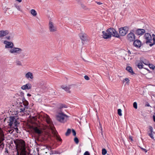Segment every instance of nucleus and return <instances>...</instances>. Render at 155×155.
<instances>
[{
    "instance_id": "f257e3e1",
    "label": "nucleus",
    "mask_w": 155,
    "mask_h": 155,
    "mask_svg": "<svg viewBox=\"0 0 155 155\" xmlns=\"http://www.w3.org/2000/svg\"><path fill=\"white\" fill-rule=\"evenodd\" d=\"M5 44V48H11L9 50V52L12 54L16 53L19 54L22 51V50L20 48L14 47V44L12 42L7 41H4L3 42Z\"/></svg>"
},
{
    "instance_id": "f03ea898",
    "label": "nucleus",
    "mask_w": 155,
    "mask_h": 155,
    "mask_svg": "<svg viewBox=\"0 0 155 155\" xmlns=\"http://www.w3.org/2000/svg\"><path fill=\"white\" fill-rule=\"evenodd\" d=\"M14 142L16 145V149H18L21 151V154L25 151V144L24 140L21 139H17L14 140Z\"/></svg>"
},
{
    "instance_id": "7ed1b4c3",
    "label": "nucleus",
    "mask_w": 155,
    "mask_h": 155,
    "mask_svg": "<svg viewBox=\"0 0 155 155\" xmlns=\"http://www.w3.org/2000/svg\"><path fill=\"white\" fill-rule=\"evenodd\" d=\"M56 117L58 121L64 123L68 120L69 116L63 113H59L56 115Z\"/></svg>"
},
{
    "instance_id": "20e7f679",
    "label": "nucleus",
    "mask_w": 155,
    "mask_h": 155,
    "mask_svg": "<svg viewBox=\"0 0 155 155\" xmlns=\"http://www.w3.org/2000/svg\"><path fill=\"white\" fill-rule=\"evenodd\" d=\"M9 121V122H8V123H9L8 125L11 128L20 124L17 120L15 118V117L14 116H10Z\"/></svg>"
},
{
    "instance_id": "39448f33",
    "label": "nucleus",
    "mask_w": 155,
    "mask_h": 155,
    "mask_svg": "<svg viewBox=\"0 0 155 155\" xmlns=\"http://www.w3.org/2000/svg\"><path fill=\"white\" fill-rule=\"evenodd\" d=\"M107 32L108 33L109 35H110V38L112 36L113 37L119 38L120 36L117 31L113 28H110L107 30Z\"/></svg>"
},
{
    "instance_id": "423d86ee",
    "label": "nucleus",
    "mask_w": 155,
    "mask_h": 155,
    "mask_svg": "<svg viewBox=\"0 0 155 155\" xmlns=\"http://www.w3.org/2000/svg\"><path fill=\"white\" fill-rule=\"evenodd\" d=\"M48 29L51 32H54L57 31V28L53 22L50 21L48 24Z\"/></svg>"
},
{
    "instance_id": "0eeeda50",
    "label": "nucleus",
    "mask_w": 155,
    "mask_h": 155,
    "mask_svg": "<svg viewBox=\"0 0 155 155\" xmlns=\"http://www.w3.org/2000/svg\"><path fill=\"white\" fill-rule=\"evenodd\" d=\"M152 37L150 34L148 32H146V44L151 43L149 44V46L152 47L154 45V43H152Z\"/></svg>"
},
{
    "instance_id": "6e6552de",
    "label": "nucleus",
    "mask_w": 155,
    "mask_h": 155,
    "mask_svg": "<svg viewBox=\"0 0 155 155\" xmlns=\"http://www.w3.org/2000/svg\"><path fill=\"white\" fill-rule=\"evenodd\" d=\"M128 30V28L127 27H124L119 29V32L120 35L124 36L127 33Z\"/></svg>"
},
{
    "instance_id": "1a4fd4ad",
    "label": "nucleus",
    "mask_w": 155,
    "mask_h": 155,
    "mask_svg": "<svg viewBox=\"0 0 155 155\" xmlns=\"http://www.w3.org/2000/svg\"><path fill=\"white\" fill-rule=\"evenodd\" d=\"M133 31L132 30L130 33L128 34L127 37V40L131 42L134 41L135 39L134 34L132 32Z\"/></svg>"
},
{
    "instance_id": "9d476101",
    "label": "nucleus",
    "mask_w": 155,
    "mask_h": 155,
    "mask_svg": "<svg viewBox=\"0 0 155 155\" xmlns=\"http://www.w3.org/2000/svg\"><path fill=\"white\" fill-rule=\"evenodd\" d=\"M145 59H143V58H141L140 61L138 63L137 66L139 69H142L143 68V64H145Z\"/></svg>"
},
{
    "instance_id": "9b49d317",
    "label": "nucleus",
    "mask_w": 155,
    "mask_h": 155,
    "mask_svg": "<svg viewBox=\"0 0 155 155\" xmlns=\"http://www.w3.org/2000/svg\"><path fill=\"white\" fill-rule=\"evenodd\" d=\"M33 129L34 132L39 135L41 134L42 133L41 128L39 127H34Z\"/></svg>"
},
{
    "instance_id": "f8f14e48",
    "label": "nucleus",
    "mask_w": 155,
    "mask_h": 155,
    "mask_svg": "<svg viewBox=\"0 0 155 155\" xmlns=\"http://www.w3.org/2000/svg\"><path fill=\"white\" fill-rule=\"evenodd\" d=\"M44 119L45 120L47 123L50 125H51L52 124V121L51 119L48 115L47 114H45L44 116Z\"/></svg>"
},
{
    "instance_id": "ddd939ff",
    "label": "nucleus",
    "mask_w": 155,
    "mask_h": 155,
    "mask_svg": "<svg viewBox=\"0 0 155 155\" xmlns=\"http://www.w3.org/2000/svg\"><path fill=\"white\" fill-rule=\"evenodd\" d=\"M53 134L54 137L59 142H62V140L60 136L58 135V133L56 131L54 130L53 131Z\"/></svg>"
},
{
    "instance_id": "4468645a",
    "label": "nucleus",
    "mask_w": 155,
    "mask_h": 155,
    "mask_svg": "<svg viewBox=\"0 0 155 155\" xmlns=\"http://www.w3.org/2000/svg\"><path fill=\"white\" fill-rule=\"evenodd\" d=\"M9 33L8 30H6L5 31L1 30L0 31V38H2L4 36H6Z\"/></svg>"
},
{
    "instance_id": "2eb2a0df",
    "label": "nucleus",
    "mask_w": 155,
    "mask_h": 155,
    "mask_svg": "<svg viewBox=\"0 0 155 155\" xmlns=\"http://www.w3.org/2000/svg\"><path fill=\"white\" fill-rule=\"evenodd\" d=\"M20 112L21 114L22 115L25 113V112L26 109H28V107L25 108L24 107H25L24 105H23L22 104H21L20 103Z\"/></svg>"
},
{
    "instance_id": "dca6fc26",
    "label": "nucleus",
    "mask_w": 155,
    "mask_h": 155,
    "mask_svg": "<svg viewBox=\"0 0 155 155\" xmlns=\"http://www.w3.org/2000/svg\"><path fill=\"white\" fill-rule=\"evenodd\" d=\"M103 33L102 37L103 38L105 39H107L110 38V35L109 33L107 32V30L106 31H103L102 32Z\"/></svg>"
},
{
    "instance_id": "f3484780",
    "label": "nucleus",
    "mask_w": 155,
    "mask_h": 155,
    "mask_svg": "<svg viewBox=\"0 0 155 155\" xmlns=\"http://www.w3.org/2000/svg\"><path fill=\"white\" fill-rule=\"evenodd\" d=\"M141 45V42L139 40H136L134 41L133 45L135 47L137 48H139L140 47Z\"/></svg>"
},
{
    "instance_id": "a211bd4d",
    "label": "nucleus",
    "mask_w": 155,
    "mask_h": 155,
    "mask_svg": "<svg viewBox=\"0 0 155 155\" xmlns=\"http://www.w3.org/2000/svg\"><path fill=\"white\" fill-rule=\"evenodd\" d=\"M31 84L28 83L25 85H24L21 86V88L22 89L25 90L27 89H29L31 88Z\"/></svg>"
},
{
    "instance_id": "6ab92c4d",
    "label": "nucleus",
    "mask_w": 155,
    "mask_h": 155,
    "mask_svg": "<svg viewBox=\"0 0 155 155\" xmlns=\"http://www.w3.org/2000/svg\"><path fill=\"white\" fill-rule=\"evenodd\" d=\"M145 31L144 29H138L136 30V34L137 35H142L145 32Z\"/></svg>"
},
{
    "instance_id": "aec40b11",
    "label": "nucleus",
    "mask_w": 155,
    "mask_h": 155,
    "mask_svg": "<svg viewBox=\"0 0 155 155\" xmlns=\"http://www.w3.org/2000/svg\"><path fill=\"white\" fill-rule=\"evenodd\" d=\"M25 78L27 79H32L33 78V75L32 73L30 72H28L25 75Z\"/></svg>"
},
{
    "instance_id": "412c9836",
    "label": "nucleus",
    "mask_w": 155,
    "mask_h": 155,
    "mask_svg": "<svg viewBox=\"0 0 155 155\" xmlns=\"http://www.w3.org/2000/svg\"><path fill=\"white\" fill-rule=\"evenodd\" d=\"M61 87L65 91H67L68 93H70L71 91L69 90L70 88L66 86L65 85H62L61 86Z\"/></svg>"
},
{
    "instance_id": "4be33fe9",
    "label": "nucleus",
    "mask_w": 155,
    "mask_h": 155,
    "mask_svg": "<svg viewBox=\"0 0 155 155\" xmlns=\"http://www.w3.org/2000/svg\"><path fill=\"white\" fill-rule=\"evenodd\" d=\"M79 36L81 39L84 41L86 40V37L85 35H84L83 33H81L79 34Z\"/></svg>"
},
{
    "instance_id": "5701e85b",
    "label": "nucleus",
    "mask_w": 155,
    "mask_h": 155,
    "mask_svg": "<svg viewBox=\"0 0 155 155\" xmlns=\"http://www.w3.org/2000/svg\"><path fill=\"white\" fill-rule=\"evenodd\" d=\"M126 70L129 72L131 74L133 75L134 74V72L133 71V69L130 66L127 67L126 68Z\"/></svg>"
},
{
    "instance_id": "b1692460",
    "label": "nucleus",
    "mask_w": 155,
    "mask_h": 155,
    "mask_svg": "<svg viewBox=\"0 0 155 155\" xmlns=\"http://www.w3.org/2000/svg\"><path fill=\"white\" fill-rule=\"evenodd\" d=\"M21 103L23 105L25 106L24 107L25 108L28 107V102L27 101L25 100L22 101V102Z\"/></svg>"
},
{
    "instance_id": "393cba45",
    "label": "nucleus",
    "mask_w": 155,
    "mask_h": 155,
    "mask_svg": "<svg viewBox=\"0 0 155 155\" xmlns=\"http://www.w3.org/2000/svg\"><path fill=\"white\" fill-rule=\"evenodd\" d=\"M146 65H148V66L149 67V68L151 69H152L153 70L154 69L155 67V66L152 64H146Z\"/></svg>"
},
{
    "instance_id": "a878e982",
    "label": "nucleus",
    "mask_w": 155,
    "mask_h": 155,
    "mask_svg": "<svg viewBox=\"0 0 155 155\" xmlns=\"http://www.w3.org/2000/svg\"><path fill=\"white\" fill-rule=\"evenodd\" d=\"M31 13L34 16H35L37 14L35 10L33 9L31 10Z\"/></svg>"
},
{
    "instance_id": "bb28decb",
    "label": "nucleus",
    "mask_w": 155,
    "mask_h": 155,
    "mask_svg": "<svg viewBox=\"0 0 155 155\" xmlns=\"http://www.w3.org/2000/svg\"><path fill=\"white\" fill-rule=\"evenodd\" d=\"M67 106L66 105L63 104H61L60 105L59 108L61 109L63 108H67Z\"/></svg>"
},
{
    "instance_id": "cd10ccee",
    "label": "nucleus",
    "mask_w": 155,
    "mask_h": 155,
    "mask_svg": "<svg viewBox=\"0 0 155 155\" xmlns=\"http://www.w3.org/2000/svg\"><path fill=\"white\" fill-rule=\"evenodd\" d=\"M21 51H22L20 52V53L19 54H20L19 55V57L21 58H23L25 56V54L24 52H21Z\"/></svg>"
},
{
    "instance_id": "c85d7f7f",
    "label": "nucleus",
    "mask_w": 155,
    "mask_h": 155,
    "mask_svg": "<svg viewBox=\"0 0 155 155\" xmlns=\"http://www.w3.org/2000/svg\"><path fill=\"white\" fill-rule=\"evenodd\" d=\"M15 6L18 10L22 12V10L21 9V6L20 5H17L15 4Z\"/></svg>"
},
{
    "instance_id": "c756f323",
    "label": "nucleus",
    "mask_w": 155,
    "mask_h": 155,
    "mask_svg": "<svg viewBox=\"0 0 155 155\" xmlns=\"http://www.w3.org/2000/svg\"><path fill=\"white\" fill-rule=\"evenodd\" d=\"M19 125V124H17V125L14 126V127H12V128H13V129H15V130L17 133H18V131H19V130L18 128V126Z\"/></svg>"
},
{
    "instance_id": "7c9ffc66",
    "label": "nucleus",
    "mask_w": 155,
    "mask_h": 155,
    "mask_svg": "<svg viewBox=\"0 0 155 155\" xmlns=\"http://www.w3.org/2000/svg\"><path fill=\"white\" fill-rule=\"evenodd\" d=\"M71 130L70 129H68L67 131V132H66V133H65V135L66 136H69L70 134L71 133Z\"/></svg>"
},
{
    "instance_id": "2f4dec72",
    "label": "nucleus",
    "mask_w": 155,
    "mask_h": 155,
    "mask_svg": "<svg viewBox=\"0 0 155 155\" xmlns=\"http://www.w3.org/2000/svg\"><path fill=\"white\" fill-rule=\"evenodd\" d=\"M107 153V151L106 149L104 148L102 150V154L103 155H105Z\"/></svg>"
},
{
    "instance_id": "473e14b6",
    "label": "nucleus",
    "mask_w": 155,
    "mask_h": 155,
    "mask_svg": "<svg viewBox=\"0 0 155 155\" xmlns=\"http://www.w3.org/2000/svg\"><path fill=\"white\" fill-rule=\"evenodd\" d=\"M74 140L76 144H78L79 143V140L78 138L77 137H75L74 139Z\"/></svg>"
},
{
    "instance_id": "72a5a7b5",
    "label": "nucleus",
    "mask_w": 155,
    "mask_h": 155,
    "mask_svg": "<svg viewBox=\"0 0 155 155\" xmlns=\"http://www.w3.org/2000/svg\"><path fill=\"white\" fill-rule=\"evenodd\" d=\"M121 111H122V110H121L120 109H119L118 110H117V113H118V114L119 115V116H121L122 115V113H121Z\"/></svg>"
},
{
    "instance_id": "f704fd0d",
    "label": "nucleus",
    "mask_w": 155,
    "mask_h": 155,
    "mask_svg": "<svg viewBox=\"0 0 155 155\" xmlns=\"http://www.w3.org/2000/svg\"><path fill=\"white\" fill-rule=\"evenodd\" d=\"M16 63L18 65L21 66L22 65L21 62L19 60H16Z\"/></svg>"
},
{
    "instance_id": "c9c22d12",
    "label": "nucleus",
    "mask_w": 155,
    "mask_h": 155,
    "mask_svg": "<svg viewBox=\"0 0 155 155\" xmlns=\"http://www.w3.org/2000/svg\"><path fill=\"white\" fill-rule=\"evenodd\" d=\"M148 135L149 136H150V137L152 139H154V137L153 136V135L152 134V133H149L148 132Z\"/></svg>"
},
{
    "instance_id": "e433bc0d",
    "label": "nucleus",
    "mask_w": 155,
    "mask_h": 155,
    "mask_svg": "<svg viewBox=\"0 0 155 155\" xmlns=\"http://www.w3.org/2000/svg\"><path fill=\"white\" fill-rule=\"evenodd\" d=\"M133 107L136 109L137 108V104L136 102H134L133 103Z\"/></svg>"
},
{
    "instance_id": "4c0bfd02",
    "label": "nucleus",
    "mask_w": 155,
    "mask_h": 155,
    "mask_svg": "<svg viewBox=\"0 0 155 155\" xmlns=\"http://www.w3.org/2000/svg\"><path fill=\"white\" fill-rule=\"evenodd\" d=\"M17 150V153H16V155H22V153L21 154V151H18V149H16Z\"/></svg>"
},
{
    "instance_id": "58836bf2",
    "label": "nucleus",
    "mask_w": 155,
    "mask_h": 155,
    "mask_svg": "<svg viewBox=\"0 0 155 155\" xmlns=\"http://www.w3.org/2000/svg\"><path fill=\"white\" fill-rule=\"evenodd\" d=\"M72 133H73V134L74 136H76V132L75 130L73 129H72Z\"/></svg>"
},
{
    "instance_id": "ea45409f",
    "label": "nucleus",
    "mask_w": 155,
    "mask_h": 155,
    "mask_svg": "<svg viewBox=\"0 0 155 155\" xmlns=\"http://www.w3.org/2000/svg\"><path fill=\"white\" fill-rule=\"evenodd\" d=\"M152 36L153 37V43L155 44V35L153 34Z\"/></svg>"
},
{
    "instance_id": "a19ab883",
    "label": "nucleus",
    "mask_w": 155,
    "mask_h": 155,
    "mask_svg": "<svg viewBox=\"0 0 155 155\" xmlns=\"http://www.w3.org/2000/svg\"><path fill=\"white\" fill-rule=\"evenodd\" d=\"M149 130L150 132L152 133L153 132V128L151 126H149Z\"/></svg>"
},
{
    "instance_id": "79ce46f5",
    "label": "nucleus",
    "mask_w": 155,
    "mask_h": 155,
    "mask_svg": "<svg viewBox=\"0 0 155 155\" xmlns=\"http://www.w3.org/2000/svg\"><path fill=\"white\" fill-rule=\"evenodd\" d=\"M84 78L85 79L87 80H89L90 79V78L87 75L85 76H84Z\"/></svg>"
},
{
    "instance_id": "37998d69",
    "label": "nucleus",
    "mask_w": 155,
    "mask_h": 155,
    "mask_svg": "<svg viewBox=\"0 0 155 155\" xmlns=\"http://www.w3.org/2000/svg\"><path fill=\"white\" fill-rule=\"evenodd\" d=\"M84 155H90V154L88 151H86L84 153Z\"/></svg>"
},
{
    "instance_id": "c03bdc74",
    "label": "nucleus",
    "mask_w": 155,
    "mask_h": 155,
    "mask_svg": "<svg viewBox=\"0 0 155 155\" xmlns=\"http://www.w3.org/2000/svg\"><path fill=\"white\" fill-rule=\"evenodd\" d=\"M0 147H1L2 148H3L4 147V143L0 144Z\"/></svg>"
},
{
    "instance_id": "a18cd8bd",
    "label": "nucleus",
    "mask_w": 155,
    "mask_h": 155,
    "mask_svg": "<svg viewBox=\"0 0 155 155\" xmlns=\"http://www.w3.org/2000/svg\"><path fill=\"white\" fill-rule=\"evenodd\" d=\"M124 80L126 81L127 82L126 83H128L129 81V80L128 78H125Z\"/></svg>"
},
{
    "instance_id": "49530a36",
    "label": "nucleus",
    "mask_w": 155,
    "mask_h": 155,
    "mask_svg": "<svg viewBox=\"0 0 155 155\" xmlns=\"http://www.w3.org/2000/svg\"><path fill=\"white\" fill-rule=\"evenodd\" d=\"M129 139L132 142L133 141V138L132 136H130Z\"/></svg>"
},
{
    "instance_id": "de8ad7c7",
    "label": "nucleus",
    "mask_w": 155,
    "mask_h": 155,
    "mask_svg": "<svg viewBox=\"0 0 155 155\" xmlns=\"http://www.w3.org/2000/svg\"><path fill=\"white\" fill-rule=\"evenodd\" d=\"M5 153H8V149L7 148H5Z\"/></svg>"
},
{
    "instance_id": "09e8293b",
    "label": "nucleus",
    "mask_w": 155,
    "mask_h": 155,
    "mask_svg": "<svg viewBox=\"0 0 155 155\" xmlns=\"http://www.w3.org/2000/svg\"><path fill=\"white\" fill-rule=\"evenodd\" d=\"M96 3L97 4L99 5H101L102 4V3L100 2H96Z\"/></svg>"
},
{
    "instance_id": "8fccbe9b",
    "label": "nucleus",
    "mask_w": 155,
    "mask_h": 155,
    "mask_svg": "<svg viewBox=\"0 0 155 155\" xmlns=\"http://www.w3.org/2000/svg\"><path fill=\"white\" fill-rule=\"evenodd\" d=\"M146 106L150 107L149 104L147 102H146Z\"/></svg>"
},
{
    "instance_id": "3c124183",
    "label": "nucleus",
    "mask_w": 155,
    "mask_h": 155,
    "mask_svg": "<svg viewBox=\"0 0 155 155\" xmlns=\"http://www.w3.org/2000/svg\"><path fill=\"white\" fill-rule=\"evenodd\" d=\"M5 38L8 40H10V36L6 37Z\"/></svg>"
},
{
    "instance_id": "603ef678",
    "label": "nucleus",
    "mask_w": 155,
    "mask_h": 155,
    "mask_svg": "<svg viewBox=\"0 0 155 155\" xmlns=\"http://www.w3.org/2000/svg\"><path fill=\"white\" fill-rule=\"evenodd\" d=\"M153 121L155 122V115H153Z\"/></svg>"
},
{
    "instance_id": "864d4df0",
    "label": "nucleus",
    "mask_w": 155,
    "mask_h": 155,
    "mask_svg": "<svg viewBox=\"0 0 155 155\" xmlns=\"http://www.w3.org/2000/svg\"><path fill=\"white\" fill-rule=\"evenodd\" d=\"M0 140H1L2 141H3L4 140V137H2L0 139Z\"/></svg>"
},
{
    "instance_id": "5fc2aeb1",
    "label": "nucleus",
    "mask_w": 155,
    "mask_h": 155,
    "mask_svg": "<svg viewBox=\"0 0 155 155\" xmlns=\"http://www.w3.org/2000/svg\"><path fill=\"white\" fill-rule=\"evenodd\" d=\"M146 70L149 71V73H152V71H150L148 68H146Z\"/></svg>"
},
{
    "instance_id": "6e6d98bb",
    "label": "nucleus",
    "mask_w": 155,
    "mask_h": 155,
    "mask_svg": "<svg viewBox=\"0 0 155 155\" xmlns=\"http://www.w3.org/2000/svg\"><path fill=\"white\" fill-rule=\"evenodd\" d=\"M27 96L29 97H30L31 96V95L30 94L28 93L27 94Z\"/></svg>"
},
{
    "instance_id": "4d7b16f0",
    "label": "nucleus",
    "mask_w": 155,
    "mask_h": 155,
    "mask_svg": "<svg viewBox=\"0 0 155 155\" xmlns=\"http://www.w3.org/2000/svg\"><path fill=\"white\" fill-rule=\"evenodd\" d=\"M127 52H128V53L129 54H131V52H130V50H128V51H127Z\"/></svg>"
},
{
    "instance_id": "13d9d810",
    "label": "nucleus",
    "mask_w": 155,
    "mask_h": 155,
    "mask_svg": "<svg viewBox=\"0 0 155 155\" xmlns=\"http://www.w3.org/2000/svg\"><path fill=\"white\" fill-rule=\"evenodd\" d=\"M16 1H18L19 2H21L22 0H16Z\"/></svg>"
},
{
    "instance_id": "bf43d9fd",
    "label": "nucleus",
    "mask_w": 155,
    "mask_h": 155,
    "mask_svg": "<svg viewBox=\"0 0 155 155\" xmlns=\"http://www.w3.org/2000/svg\"><path fill=\"white\" fill-rule=\"evenodd\" d=\"M141 148L145 152V149L143 148Z\"/></svg>"
},
{
    "instance_id": "052dcab7",
    "label": "nucleus",
    "mask_w": 155,
    "mask_h": 155,
    "mask_svg": "<svg viewBox=\"0 0 155 155\" xmlns=\"http://www.w3.org/2000/svg\"><path fill=\"white\" fill-rule=\"evenodd\" d=\"M3 143V142L1 140H0V144H1L2 143Z\"/></svg>"
},
{
    "instance_id": "680f3d73",
    "label": "nucleus",
    "mask_w": 155,
    "mask_h": 155,
    "mask_svg": "<svg viewBox=\"0 0 155 155\" xmlns=\"http://www.w3.org/2000/svg\"><path fill=\"white\" fill-rule=\"evenodd\" d=\"M147 150H146V152L147 153Z\"/></svg>"
},
{
    "instance_id": "e2e57ef3",
    "label": "nucleus",
    "mask_w": 155,
    "mask_h": 155,
    "mask_svg": "<svg viewBox=\"0 0 155 155\" xmlns=\"http://www.w3.org/2000/svg\"><path fill=\"white\" fill-rule=\"evenodd\" d=\"M107 155H110L109 154H107Z\"/></svg>"
}]
</instances>
